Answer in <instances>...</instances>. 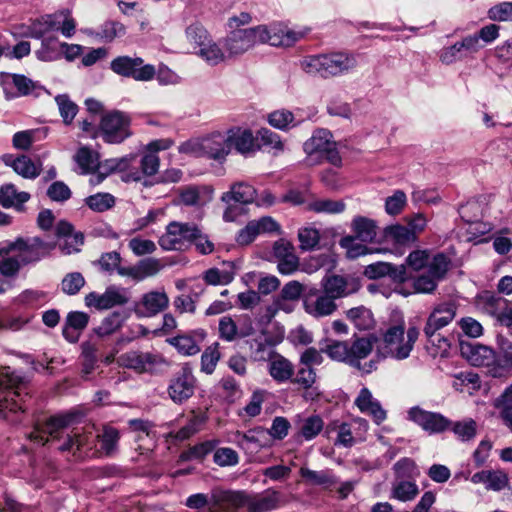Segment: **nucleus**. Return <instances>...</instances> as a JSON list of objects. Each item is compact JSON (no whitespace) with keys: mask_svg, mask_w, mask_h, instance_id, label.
<instances>
[{"mask_svg":"<svg viewBox=\"0 0 512 512\" xmlns=\"http://www.w3.org/2000/svg\"><path fill=\"white\" fill-rule=\"evenodd\" d=\"M285 503L283 495L274 489H267L263 494L256 495L245 490L214 488L210 495H190L185 505L196 510L207 506L208 512H269Z\"/></svg>","mask_w":512,"mask_h":512,"instance_id":"1","label":"nucleus"},{"mask_svg":"<svg viewBox=\"0 0 512 512\" xmlns=\"http://www.w3.org/2000/svg\"><path fill=\"white\" fill-rule=\"evenodd\" d=\"M303 34L288 28L259 25L247 29H234L222 40L229 58L240 56L257 44L268 43L271 46H291Z\"/></svg>","mask_w":512,"mask_h":512,"instance_id":"2","label":"nucleus"},{"mask_svg":"<svg viewBox=\"0 0 512 512\" xmlns=\"http://www.w3.org/2000/svg\"><path fill=\"white\" fill-rule=\"evenodd\" d=\"M54 242L39 237H19L14 241L0 242V274L6 278H16L19 271L48 257L55 248Z\"/></svg>","mask_w":512,"mask_h":512,"instance_id":"3","label":"nucleus"},{"mask_svg":"<svg viewBox=\"0 0 512 512\" xmlns=\"http://www.w3.org/2000/svg\"><path fill=\"white\" fill-rule=\"evenodd\" d=\"M30 380L10 367L0 368V416L9 419V414L26 413L32 405Z\"/></svg>","mask_w":512,"mask_h":512,"instance_id":"4","label":"nucleus"},{"mask_svg":"<svg viewBox=\"0 0 512 512\" xmlns=\"http://www.w3.org/2000/svg\"><path fill=\"white\" fill-rule=\"evenodd\" d=\"M406 264L412 271L417 272L414 277V288H436L446 279L452 268V260L443 252L431 256L428 249H416L406 257Z\"/></svg>","mask_w":512,"mask_h":512,"instance_id":"5","label":"nucleus"},{"mask_svg":"<svg viewBox=\"0 0 512 512\" xmlns=\"http://www.w3.org/2000/svg\"><path fill=\"white\" fill-rule=\"evenodd\" d=\"M74 419L75 415L72 413L50 417L42 430L36 428L30 433L29 437L32 441L42 445L49 441V437L52 439L64 438V442L59 446V450L71 451L73 455L82 457V451L84 447L88 445L89 437L74 431L64 436V429L68 427Z\"/></svg>","mask_w":512,"mask_h":512,"instance_id":"6","label":"nucleus"},{"mask_svg":"<svg viewBox=\"0 0 512 512\" xmlns=\"http://www.w3.org/2000/svg\"><path fill=\"white\" fill-rule=\"evenodd\" d=\"M356 66V56L342 51L310 55L301 61V68L307 74L320 76L325 79L348 74Z\"/></svg>","mask_w":512,"mask_h":512,"instance_id":"7","label":"nucleus"},{"mask_svg":"<svg viewBox=\"0 0 512 512\" xmlns=\"http://www.w3.org/2000/svg\"><path fill=\"white\" fill-rule=\"evenodd\" d=\"M332 134L327 129H317L312 136L304 142L303 149L307 155V165H316L323 160L335 167L342 165V159L332 139Z\"/></svg>","mask_w":512,"mask_h":512,"instance_id":"8","label":"nucleus"},{"mask_svg":"<svg viewBox=\"0 0 512 512\" xmlns=\"http://www.w3.org/2000/svg\"><path fill=\"white\" fill-rule=\"evenodd\" d=\"M178 150L193 157L223 160L230 153V146L227 134L216 132L202 139L186 141L179 146Z\"/></svg>","mask_w":512,"mask_h":512,"instance_id":"9","label":"nucleus"},{"mask_svg":"<svg viewBox=\"0 0 512 512\" xmlns=\"http://www.w3.org/2000/svg\"><path fill=\"white\" fill-rule=\"evenodd\" d=\"M120 366L133 370L137 374L160 375L168 366V361L158 352L130 350L118 358Z\"/></svg>","mask_w":512,"mask_h":512,"instance_id":"10","label":"nucleus"},{"mask_svg":"<svg viewBox=\"0 0 512 512\" xmlns=\"http://www.w3.org/2000/svg\"><path fill=\"white\" fill-rule=\"evenodd\" d=\"M98 137L108 144H120L132 135L131 117L120 110H111L101 116Z\"/></svg>","mask_w":512,"mask_h":512,"instance_id":"11","label":"nucleus"},{"mask_svg":"<svg viewBox=\"0 0 512 512\" xmlns=\"http://www.w3.org/2000/svg\"><path fill=\"white\" fill-rule=\"evenodd\" d=\"M404 333V322L387 329L383 336L385 349L387 350L384 357L390 355L393 358L402 360L410 355L414 343L419 336V331L416 327H410L407 331V340L405 342H403Z\"/></svg>","mask_w":512,"mask_h":512,"instance_id":"12","label":"nucleus"},{"mask_svg":"<svg viewBox=\"0 0 512 512\" xmlns=\"http://www.w3.org/2000/svg\"><path fill=\"white\" fill-rule=\"evenodd\" d=\"M196 236H199L198 225L173 221L167 225L158 243L166 251L183 250Z\"/></svg>","mask_w":512,"mask_h":512,"instance_id":"13","label":"nucleus"},{"mask_svg":"<svg viewBox=\"0 0 512 512\" xmlns=\"http://www.w3.org/2000/svg\"><path fill=\"white\" fill-rule=\"evenodd\" d=\"M81 374L83 379L98 367V362L103 363V358L111 348V342L107 338L95 336L93 333L87 341L81 343Z\"/></svg>","mask_w":512,"mask_h":512,"instance_id":"14","label":"nucleus"},{"mask_svg":"<svg viewBox=\"0 0 512 512\" xmlns=\"http://www.w3.org/2000/svg\"><path fill=\"white\" fill-rule=\"evenodd\" d=\"M196 388L197 379L192 368L188 364H184L169 380L167 393L175 404L181 405L195 394Z\"/></svg>","mask_w":512,"mask_h":512,"instance_id":"15","label":"nucleus"},{"mask_svg":"<svg viewBox=\"0 0 512 512\" xmlns=\"http://www.w3.org/2000/svg\"><path fill=\"white\" fill-rule=\"evenodd\" d=\"M110 68L114 73L136 81H150L156 74L155 67L144 64L140 57L118 56L111 61Z\"/></svg>","mask_w":512,"mask_h":512,"instance_id":"16","label":"nucleus"},{"mask_svg":"<svg viewBox=\"0 0 512 512\" xmlns=\"http://www.w3.org/2000/svg\"><path fill=\"white\" fill-rule=\"evenodd\" d=\"M0 84L7 99L17 96H39L44 87L21 74L0 73Z\"/></svg>","mask_w":512,"mask_h":512,"instance_id":"17","label":"nucleus"},{"mask_svg":"<svg viewBox=\"0 0 512 512\" xmlns=\"http://www.w3.org/2000/svg\"><path fill=\"white\" fill-rule=\"evenodd\" d=\"M165 265L163 259L148 257L134 265L119 266L118 274L133 282H140L157 275Z\"/></svg>","mask_w":512,"mask_h":512,"instance_id":"18","label":"nucleus"},{"mask_svg":"<svg viewBox=\"0 0 512 512\" xmlns=\"http://www.w3.org/2000/svg\"><path fill=\"white\" fill-rule=\"evenodd\" d=\"M408 418L429 434L442 433L449 429L452 424L444 415L426 411L418 406L410 408Z\"/></svg>","mask_w":512,"mask_h":512,"instance_id":"19","label":"nucleus"},{"mask_svg":"<svg viewBox=\"0 0 512 512\" xmlns=\"http://www.w3.org/2000/svg\"><path fill=\"white\" fill-rule=\"evenodd\" d=\"M482 48L483 44L478 43L476 37L468 35L453 45L444 47L439 53V58L442 63L449 65L472 56Z\"/></svg>","mask_w":512,"mask_h":512,"instance_id":"20","label":"nucleus"},{"mask_svg":"<svg viewBox=\"0 0 512 512\" xmlns=\"http://www.w3.org/2000/svg\"><path fill=\"white\" fill-rule=\"evenodd\" d=\"M460 353L473 366H492L496 364V354L488 346L472 341L461 340L459 342Z\"/></svg>","mask_w":512,"mask_h":512,"instance_id":"21","label":"nucleus"},{"mask_svg":"<svg viewBox=\"0 0 512 512\" xmlns=\"http://www.w3.org/2000/svg\"><path fill=\"white\" fill-rule=\"evenodd\" d=\"M129 299L130 295L125 290H105L102 294L92 291L85 296V305L96 310H108L127 304Z\"/></svg>","mask_w":512,"mask_h":512,"instance_id":"22","label":"nucleus"},{"mask_svg":"<svg viewBox=\"0 0 512 512\" xmlns=\"http://www.w3.org/2000/svg\"><path fill=\"white\" fill-rule=\"evenodd\" d=\"M326 293L312 300L311 297H306L304 306L308 313L315 316H324L331 314L336 309L334 300L336 298L348 296L356 290H324Z\"/></svg>","mask_w":512,"mask_h":512,"instance_id":"23","label":"nucleus"},{"mask_svg":"<svg viewBox=\"0 0 512 512\" xmlns=\"http://www.w3.org/2000/svg\"><path fill=\"white\" fill-rule=\"evenodd\" d=\"M168 303L169 299L164 291L151 290L135 303L134 312L139 318L152 317L167 308Z\"/></svg>","mask_w":512,"mask_h":512,"instance_id":"24","label":"nucleus"},{"mask_svg":"<svg viewBox=\"0 0 512 512\" xmlns=\"http://www.w3.org/2000/svg\"><path fill=\"white\" fill-rule=\"evenodd\" d=\"M179 203L202 208L213 198V189L206 185H186L178 189Z\"/></svg>","mask_w":512,"mask_h":512,"instance_id":"25","label":"nucleus"},{"mask_svg":"<svg viewBox=\"0 0 512 512\" xmlns=\"http://www.w3.org/2000/svg\"><path fill=\"white\" fill-rule=\"evenodd\" d=\"M501 293L511 294L512 290H482L475 296L476 305L491 315L502 313L507 307V300Z\"/></svg>","mask_w":512,"mask_h":512,"instance_id":"26","label":"nucleus"},{"mask_svg":"<svg viewBox=\"0 0 512 512\" xmlns=\"http://www.w3.org/2000/svg\"><path fill=\"white\" fill-rule=\"evenodd\" d=\"M90 316L82 311H70L66 318L62 329L63 337L69 343H77L80 334L87 328Z\"/></svg>","mask_w":512,"mask_h":512,"instance_id":"27","label":"nucleus"},{"mask_svg":"<svg viewBox=\"0 0 512 512\" xmlns=\"http://www.w3.org/2000/svg\"><path fill=\"white\" fill-rule=\"evenodd\" d=\"M160 167V159L155 153L145 152L140 159V169L132 168V170L122 175L124 182H139L146 176L155 175Z\"/></svg>","mask_w":512,"mask_h":512,"instance_id":"28","label":"nucleus"},{"mask_svg":"<svg viewBox=\"0 0 512 512\" xmlns=\"http://www.w3.org/2000/svg\"><path fill=\"white\" fill-rule=\"evenodd\" d=\"M206 337V332L202 329L194 330L189 334L177 335L169 340L177 351L185 356L196 355L200 352L199 342Z\"/></svg>","mask_w":512,"mask_h":512,"instance_id":"29","label":"nucleus"},{"mask_svg":"<svg viewBox=\"0 0 512 512\" xmlns=\"http://www.w3.org/2000/svg\"><path fill=\"white\" fill-rule=\"evenodd\" d=\"M257 196L256 189L245 182H238L231 186L230 190L223 193L221 200L225 204L230 202L239 204H249L255 201Z\"/></svg>","mask_w":512,"mask_h":512,"instance_id":"30","label":"nucleus"},{"mask_svg":"<svg viewBox=\"0 0 512 512\" xmlns=\"http://www.w3.org/2000/svg\"><path fill=\"white\" fill-rule=\"evenodd\" d=\"M268 370L270 376L278 383L291 382V377L294 375L293 364L279 354L270 359Z\"/></svg>","mask_w":512,"mask_h":512,"instance_id":"31","label":"nucleus"},{"mask_svg":"<svg viewBox=\"0 0 512 512\" xmlns=\"http://www.w3.org/2000/svg\"><path fill=\"white\" fill-rule=\"evenodd\" d=\"M196 55L210 66H217L229 58L226 49L212 38L196 51Z\"/></svg>","mask_w":512,"mask_h":512,"instance_id":"32","label":"nucleus"},{"mask_svg":"<svg viewBox=\"0 0 512 512\" xmlns=\"http://www.w3.org/2000/svg\"><path fill=\"white\" fill-rule=\"evenodd\" d=\"M30 199L27 192L17 191L14 184L8 183L0 187V205L4 208L14 207L21 210L24 203Z\"/></svg>","mask_w":512,"mask_h":512,"instance_id":"33","label":"nucleus"},{"mask_svg":"<svg viewBox=\"0 0 512 512\" xmlns=\"http://www.w3.org/2000/svg\"><path fill=\"white\" fill-rule=\"evenodd\" d=\"M376 337L356 338L352 344H349L350 366L361 369L360 360L366 358L373 350V344Z\"/></svg>","mask_w":512,"mask_h":512,"instance_id":"34","label":"nucleus"},{"mask_svg":"<svg viewBox=\"0 0 512 512\" xmlns=\"http://www.w3.org/2000/svg\"><path fill=\"white\" fill-rule=\"evenodd\" d=\"M73 159L78 166L80 174H89L96 169H100L101 162H99L98 153L88 147H80L73 156Z\"/></svg>","mask_w":512,"mask_h":512,"instance_id":"35","label":"nucleus"},{"mask_svg":"<svg viewBox=\"0 0 512 512\" xmlns=\"http://www.w3.org/2000/svg\"><path fill=\"white\" fill-rule=\"evenodd\" d=\"M227 136L230 150L234 147L241 154L255 151V138L250 130L229 131Z\"/></svg>","mask_w":512,"mask_h":512,"instance_id":"36","label":"nucleus"},{"mask_svg":"<svg viewBox=\"0 0 512 512\" xmlns=\"http://www.w3.org/2000/svg\"><path fill=\"white\" fill-rule=\"evenodd\" d=\"M351 228L356 239L370 243L377 235V226L374 220L363 216H356L351 223Z\"/></svg>","mask_w":512,"mask_h":512,"instance_id":"37","label":"nucleus"},{"mask_svg":"<svg viewBox=\"0 0 512 512\" xmlns=\"http://www.w3.org/2000/svg\"><path fill=\"white\" fill-rule=\"evenodd\" d=\"M324 421L319 415H310L300 420L299 429L295 438L310 441L316 438L323 430Z\"/></svg>","mask_w":512,"mask_h":512,"instance_id":"38","label":"nucleus"},{"mask_svg":"<svg viewBox=\"0 0 512 512\" xmlns=\"http://www.w3.org/2000/svg\"><path fill=\"white\" fill-rule=\"evenodd\" d=\"M235 273L232 266L223 268H210L203 274V279L206 285L211 286H226L229 285L234 279Z\"/></svg>","mask_w":512,"mask_h":512,"instance_id":"39","label":"nucleus"},{"mask_svg":"<svg viewBox=\"0 0 512 512\" xmlns=\"http://www.w3.org/2000/svg\"><path fill=\"white\" fill-rule=\"evenodd\" d=\"M62 43L55 37L42 39L41 47L36 51L37 58L42 61H55L62 57Z\"/></svg>","mask_w":512,"mask_h":512,"instance_id":"40","label":"nucleus"},{"mask_svg":"<svg viewBox=\"0 0 512 512\" xmlns=\"http://www.w3.org/2000/svg\"><path fill=\"white\" fill-rule=\"evenodd\" d=\"M122 325L123 321L120 318V313L113 312L104 317L100 324L92 329V333L95 336L107 338L110 340V336L117 332L122 327Z\"/></svg>","mask_w":512,"mask_h":512,"instance_id":"41","label":"nucleus"},{"mask_svg":"<svg viewBox=\"0 0 512 512\" xmlns=\"http://www.w3.org/2000/svg\"><path fill=\"white\" fill-rule=\"evenodd\" d=\"M28 35L35 39H43L52 31L58 30V21L54 16L46 15L40 19L33 21L29 26Z\"/></svg>","mask_w":512,"mask_h":512,"instance_id":"42","label":"nucleus"},{"mask_svg":"<svg viewBox=\"0 0 512 512\" xmlns=\"http://www.w3.org/2000/svg\"><path fill=\"white\" fill-rule=\"evenodd\" d=\"M301 477L311 485L331 487L336 484V479L329 470L314 471L306 467L300 469Z\"/></svg>","mask_w":512,"mask_h":512,"instance_id":"43","label":"nucleus"},{"mask_svg":"<svg viewBox=\"0 0 512 512\" xmlns=\"http://www.w3.org/2000/svg\"><path fill=\"white\" fill-rule=\"evenodd\" d=\"M347 317L359 330L372 329L375 324L372 312L364 306L348 310Z\"/></svg>","mask_w":512,"mask_h":512,"instance_id":"44","label":"nucleus"},{"mask_svg":"<svg viewBox=\"0 0 512 512\" xmlns=\"http://www.w3.org/2000/svg\"><path fill=\"white\" fill-rule=\"evenodd\" d=\"M321 351L326 353L332 360L344 362L350 365L349 343L346 341L329 340Z\"/></svg>","mask_w":512,"mask_h":512,"instance_id":"45","label":"nucleus"},{"mask_svg":"<svg viewBox=\"0 0 512 512\" xmlns=\"http://www.w3.org/2000/svg\"><path fill=\"white\" fill-rule=\"evenodd\" d=\"M267 119L271 126L279 130H287L291 126H296L301 122V120H297L295 115L287 109L275 110L268 115Z\"/></svg>","mask_w":512,"mask_h":512,"instance_id":"46","label":"nucleus"},{"mask_svg":"<svg viewBox=\"0 0 512 512\" xmlns=\"http://www.w3.org/2000/svg\"><path fill=\"white\" fill-rule=\"evenodd\" d=\"M185 36L187 41L197 50L211 39L209 32L199 22L190 24L185 30Z\"/></svg>","mask_w":512,"mask_h":512,"instance_id":"47","label":"nucleus"},{"mask_svg":"<svg viewBox=\"0 0 512 512\" xmlns=\"http://www.w3.org/2000/svg\"><path fill=\"white\" fill-rule=\"evenodd\" d=\"M272 290H245L237 295L234 306L240 309H253L259 304L261 295H268Z\"/></svg>","mask_w":512,"mask_h":512,"instance_id":"48","label":"nucleus"},{"mask_svg":"<svg viewBox=\"0 0 512 512\" xmlns=\"http://www.w3.org/2000/svg\"><path fill=\"white\" fill-rule=\"evenodd\" d=\"M101 441V449L107 456L113 455L118 449L120 433L112 426H105L103 432L98 436Z\"/></svg>","mask_w":512,"mask_h":512,"instance_id":"49","label":"nucleus"},{"mask_svg":"<svg viewBox=\"0 0 512 512\" xmlns=\"http://www.w3.org/2000/svg\"><path fill=\"white\" fill-rule=\"evenodd\" d=\"M345 203L342 200L317 199L309 204V209L316 213L339 214L345 210Z\"/></svg>","mask_w":512,"mask_h":512,"instance_id":"50","label":"nucleus"},{"mask_svg":"<svg viewBox=\"0 0 512 512\" xmlns=\"http://www.w3.org/2000/svg\"><path fill=\"white\" fill-rule=\"evenodd\" d=\"M245 285L257 284L258 288H279L280 281L274 276L264 272H250L243 278Z\"/></svg>","mask_w":512,"mask_h":512,"instance_id":"51","label":"nucleus"},{"mask_svg":"<svg viewBox=\"0 0 512 512\" xmlns=\"http://www.w3.org/2000/svg\"><path fill=\"white\" fill-rule=\"evenodd\" d=\"M42 165L41 163L33 162L28 156L20 155L18 156V163L15 167V172L26 179H35L41 173Z\"/></svg>","mask_w":512,"mask_h":512,"instance_id":"52","label":"nucleus"},{"mask_svg":"<svg viewBox=\"0 0 512 512\" xmlns=\"http://www.w3.org/2000/svg\"><path fill=\"white\" fill-rule=\"evenodd\" d=\"M135 159L134 155H126L120 158H110L101 162L100 169L108 172H122L124 175L126 172L132 170L131 163Z\"/></svg>","mask_w":512,"mask_h":512,"instance_id":"53","label":"nucleus"},{"mask_svg":"<svg viewBox=\"0 0 512 512\" xmlns=\"http://www.w3.org/2000/svg\"><path fill=\"white\" fill-rule=\"evenodd\" d=\"M256 139L260 146L273 150L275 154L282 152L284 149L280 136L267 128H261L257 132Z\"/></svg>","mask_w":512,"mask_h":512,"instance_id":"54","label":"nucleus"},{"mask_svg":"<svg viewBox=\"0 0 512 512\" xmlns=\"http://www.w3.org/2000/svg\"><path fill=\"white\" fill-rule=\"evenodd\" d=\"M301 291L302 290H281V295L274 300L273 305L269 307V311L272 313L278 310L291 312L293 310L291 302L297 301L300 298Z\"/></svg>","mask_w":512,"mask_h":512,"instance_id":"55","label":"nucleus"},{"mask_svg":"<svg viewBox=\"0 0 512 512\" xmlns=\"http://www.w3.org/2000/svg\"><path fill=\"white\" fill-rule=\"evenodd\" d=\"M386 235L399 245L414 243L417 236L408 227L403 225H393L386 229Z\"/></svg>","mask_w":512,"mask_h":512,"instance_id":"56","label":"nucleus"},{"mask_svg":"<svg viewBox=\"0 0 512 512\" xmlns=\"http://www.w3.org/2000/svg\"><path fill=\"white\" fill-rule=\"evenodd\" d=\"M266 434L263 427H256L247 432H236L237 443L242 448H249L250 444H255L257 448L262 447L261 438Z\"/></svg>","mask_w":512,"mask_h":512,"instance_id":"57","label":"nucleus"},{"mask_svg":"<svg viewBox=\"0 0 512 512\" xmlns=\"http://www.w3.org/2000/svg\"><path fill=\"white\" fill-rule=\"evenodd\" d=\"M55 101L63 122L66 125L71 124L78 112V106L65 94L56 96Z\"/></svg>","mask_w":512,"mask_h":512,"instance_id":"58","label":"nucleus"},{"mask_svg":"<svg viewBox=\"0 0 512 512\" xmlns=\"http://www.w3.org/2000/svg\"><path fill=\"white\" fill-rule=\"evenodd\" d=\"M219 344L216 342L208 346L201 356V371L206 374H212L220 359V352L218 350Z\"/></svg>","mask_w":512,"mask_h":512,"instance_id":"59","label":"nucleus"},{"mask_svg":"<svg viewBox=\"0 0 512 512\" xmlns=\"http://www.w3.org/2000/svg\"><path fill=\"white\" fill-rule=\"evenodd\" d=\"M87 206L97 212H103L115 204V198L109 193H97L86 198Z\"/></svg>","mask_w":512,"mask_h":512,"instance_id":"60","label":"nucleus"},{"mask_svg":"<svg viewBox=\"0 0 512 512\" xmlns=\"http://www.w3.org/2000/svg\"><path fill=\"white\" fill-rule=\"evenodd\" d=\"M451 430L463 441L471 440L476 435L477 424L473 419H466L451 424Z\"/></svg>","mask_w":512,"mask_h":512,"instance_id":"61","label":"nucleus"},{"mask_svg":"<svg viewBox=\"0 0 512 512\" xmlns=\"http://www.w3.org/2000/svg\"><path fill=\"white\" fill-rule=\"evenodd\" d=\"M316 382V372L313 367L301 365L295 377H291V383L297 384L305 390L312 388Z\"/></svg>","mask_w":512,"mask_h":512,"instance_id":"62","label":"nucleus"},{"mask_svg":"<svg viewBox=\"0 0 512 512\" xmlns=\"http://www.w3.org/2000/svg\"><path fill=\"white\" fill-rule=\"evenodd\" d=\"M298 239L302 250H312L319 243L320 234L315 228L305 227L299 230Z\"/></svg>","mask_w":512,"mask_h":512,"instance_id":"63","label":"nucleus"},{"mask_svg":"<svg viewBox=\"0 0 512 512\" xmlns=\"http://www.w3.org/2000/svg\"><path fill=\"white\" fill-rule=\"evenodd\" d=\"M488 17L493 21H512V2H501L488 10Z\"/></svg>","mask_w":512,"mask_h":512,"instance_id":"64","label":"nucleus"}]
</instances>
